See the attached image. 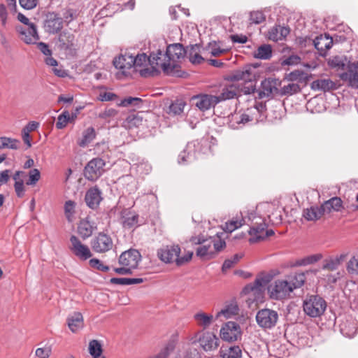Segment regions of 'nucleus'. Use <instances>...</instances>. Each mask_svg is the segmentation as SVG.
Returning <instances> with one entry per match:
<instances>
[{
    "mask_svg": "<svg viewBox=\"0 0 358 358\" xmlns=\"http://www.w3.org/2000/svg\"><path fill=\"white\" fill-rule=\"evenodd\" d=\"M225 79L236 83L223 88L220 95H215L217 104L226 100L234 99L240 92L250 94L256 90V76L251 72L250 69H246L244 71H237L228 76Z\"/></svg>",
    "mask_w": 358,
    "mask_h": 358,
    "instance_id": "f257e3e1",
    "label": "nucleus"
},
{
    "mask_svg": "<svg viewBox=\"0 0 358 358\" xmlns=\"http://www.w3.org/2000/svg\"><path fill=\"white\" fill-rule=\"evenodd\" d=\"M247 220L250 222L248 234L251 236L249 239L250 243H255L265 240L266 238L274 235L273 229H266L267 224L264 218L257 215L255 211L248 213Z\"/></svg>",
    "mask_w": 358,
    "mask_h": 358,
    "instance_id": "f03ea898",
    "label": "nucleus"
},
{
    "mask_svg": "<svg viewBox=\"0 0 358 358\" xmlns=\"http://www.w3.org/2000/svg\"><path fill=\"white\" fill-rule=\"evenodd\" d=\"M180 248L178 245H166L157 251L158 257L165 263L176 262L178 266H182L189 262L193 252L189 251L184 256L180 257Z\"/></svg>",
    "mask_w": 358,
    "mask_h": 358,
    "instance_id": "7ed1b4c3",
    "label": "nucleus"
},
{
    "mask_svg": "<svg viewBox=\"0 0 358 358\" xmlns=\"http://www.w3.org/2000/svg\"><path fill=\"white\" fill-rule=\"evenodd\" d=\"M304 313L310 317H320L327 308V302L318 295H311L303 301Z\"/></svg>",
    "mask_w": 358,
    "mask_h": 358,
    "instance_id": "20e7f679",
    "label": "nucleus"
},
{
    "mask_svg": "<svg viewBox=\"0 0 358 358\" xmlns=\"http://www.w3.org/2000/svg\"><path fill=\"white\" fill-rule=\"evenodd\" d=\"M162 73L164 76L181 78H187L189 76V73L182 69H141L138 71V76L145 78L158 77Z\"/></svg>",
    "mask_w": 358,
    "mask_h": 358,
    "instance_id": "39448f33",
    "label": "nucleus"
},
{
    "mask_svg": "<svg viewBox=\"0 0 358 358\" xmlns=\"http://www.w3.org/2000/svg\"><path fill=\"white\" fill-rule=\"evenodd\" d=\"M298 41L301 45L306 46L307 43L313 45L322 55L326 54V52L332 47L334 43V39L328 34L320 35L314 40L306 37L304 38H299Z\"/></svg>",
    "mask_w": 358,
    "mask_h": 358,
    "instance_id": "423d86ee",
    "label": "nucleus"
},
{
    "mask_svg": "<svg viewBox=\"0 0 358 358\" xmlns=\"http://www.w3.org/2000/svg\"><path fill=\"white\" fill-rule=\"evenodd\" d=\"M220 336L223 341L232 343L241 339L242 331L237 322L229 321L222 326Z\"/></svg>",
    "mask_w": 358,
    "mask_h": 358,
    "instance_id": "0eeeda50",
    "label": "nucleus"
},
{
    "mask_svg": "<svg viewBox=\"0 0 358 358\" xmlns=\"http://www.w3.org/2000/svg\"><path fill=\"white\" fill-rule=\"evenodd\" d=\"M278 318L277 311L269 308L259 310L256 315L257 324L265 329L273 328L276 325Z\"/></svg>",
    "mask_w": 358,
    "mask_h": 358,
    "instance_id": "6e6552de",
    "label": "nucleus"
},
{
    "mask_svg": "<svg viewBox=\"0 0 358 358\" xmlns=\"http://www.w3.org/2000/svg\"><path fill=\"white\" fill-rule=\"evenodd\" d=\"M268 289L271 298L275 300L284 299L289 296L290 294L293 292L286 279L275 280L273 284L268 287Z\"/></svg>",
    "mask_w": 358,
    "mask_h": 358,
    "instance_id": "1a4fd4ad",
    "label": "nucleus"
},
{
    "mask_svg": "<svg viewBox=\"0 0 358 358\" xmlns=\"http://www.w3.org/2000/svg\"><path fill=\"white\" fill-rule=\"evenodd\" d=\"M105 162L101 158H94L85 167L84 176L90 181H95L103 174Z\"/></svg>",
    "mask_w": 358,
    "mask_h": 358,
    "instance_id": "9d476101",
    "label": "nucleus"
},
{
    "mask_svg": "<svg viewBox=\"0 0 358 358\" xmlns=\"http://www.w3.org/2000/svg\"><path fill=\"white\" fill-rule=\"evenodd\" d=\"M91 247L96 252L104 253L113 248V241L108 234L100 232L92 239Z\"/></svg>",
    "mask_w": 358,
    "mask_h": 358,
    "instance_id": "9b49d317",
    "label": "nucleus"
},
{
    "mask_svg": "<svg viewBox=\"0 0 358 358\" xmlns=\"http://www.w3.org/2000/svg\"><path fill=\"white\" fill-rule=\"evenodd\" d=\"M58 48L66 55L73 56L76 51L75 36L66 31L61 32L58 38Z\"/></svg>",
    "mask_w": 358,
    "mask_h": 358,
    "instance_id": "f8f14e48",
    "label": "nucleus"
},
{
    "mask_svg": "<svg viewBox=\"0 0 358 358\" xmlns=\"http://www.w3.org/2000/svg\"><path fill=\"white\" fill-rule=\"evenodd\" d=\"M215 95L199 94L191 97L190 101L200 111L206 112L217 105Z\"/></svg>",
    "mask_w": 358,
    "mask_h": 358,
    "instance_id": "ddd939ff",
    "label": "nucleus"
},
{
    "mask_svg": "<svg viewBox=\"0 0 358 358\" xmlns=\"http://www.w3.org/2000/svg\"><path fill=\"white\" fill-rule=\"evenodd\" d=\"M312 78L310 72L296 69L288 73H285L283 80L296 83L302 89L308 85Z\"/></svg>",
    "mask_w": 358,
    "mask_h": 358,
    "instance_id": "4468645a",
    "label": "nucleus"
},
{
    "mask_svg": "<svg viewBox=\"0 0 358 358\" xmlns=\"http://www.w3.org/2000/svg\"><path fill=\"white\" fill-rule=\"evenodd\" d=\"M166 56L171 63V67H180L178 64L184 59L187 52L180 43L170 44L166 47Z\"/></svg>",
    "mask_w": 358,
    "mask_h": 358,
    "instance_id": "2eb2a0df",
    "label": "nucleus"
},
{
    "mask_svg": "<svg viewBox=\"0 0 358 358\" xmlns=\"http://www.w3.org/2000/svg\"><path fill=\"white\" fill-rule=\"evenodd\" d=\"M141 261V255L139 251L136 249H129L123 252L118 259V262L120 265L129 266L133 269L138 267Z\"/></svg>",
    "mask_w": 358,
    "mask_h": 358,
    "instance_id": "dca6fc26",
    "label": "nucleus"
},
{
    "mask_svg": "<svg viewBox=\"0 0 358 358\" xmlns=\"http://www.w3.org/2000/svg\"><path fill=\"white\" fill-rule=\"evenodd\" d=\"M70 241L71 243V246L70 247L71 251L80 260H87L92 256L88 246L83 244L75 235H72L70 237Z\"/></svg>",
    "mask_w": 358,
    "mask_h": 358,
    "instance_id": "f3484780",
    "label": "nucleus"
},
{
    "mask_svg": "<svg viewBox=\"0 0 358 358\" xmlns=\"http://www.w3.org/2000/svg\"><path fill=\"white\" fill-rule=\"evenodd\" d=\"M282 81L275 78H268L261 83L262 90L259 92V96L270 97L273 95L278 96V87L280 86Z\"/></svg>",
    "mask_w": 358,
    "mask_h": 358,
    "instance_id": "a211bd4d",
    "label": "nucleus"
},
{
    "mask_svg": "<svg viewBox=\"0 0 358 358\" xmlns=\"http://www.w3.org/2000/svg\"><path fill=\"white\" fill-rule=\"evenodd\" d=\"M341 333L345 337L352 338L358 330V322L351 316H344L339 320Z\"/></svg>",
    "mask_w": 358,
    "mask_h": 358,
    "instance_id": "6ab92c4d",
    "label": "nucleus"
},
{
    "mask_svg": "<svg viewBox=\"0 0 358 358\" xmlns=\"http://www.w3.org/2000/svg\"><path fill=\"white\" fill-rule=\"evenodd\" d=\"M63 27V19L57 13H48L44 22L46 32L50 34L58 33Z\"/></svg>",
    "mask_w": 358,
    "mask_h": 358,
    "instance_id": "aec40b11",
    "label": "nucleus"
},
{
    "mask_svg": "<svg viewBox=\"0 0 358 358\" xmlns=\"http://www.w3.org/2000/svg\"><path fill=\"white\" fill-rule=\"evenodd\" d=\"M103 200L102 192L96 185L90 187L85 193V201L87 206L92 209H96Z\"/></svg>",
    "mask_w": 358,
    "mask_h": 358,
    "instance_id": "412c9836",
    "label": "nucleus"
},
{
    "mask_svg": "<svg viewBox=\"0 0 358 358\" xmlns=\"http://www.w3.org/2000/svg\"><path fill=\"white\" fill-rule=\"evenodd\" d=\"M17 31L20 34L21 39L27 44L36 43L39 39L36 27L34 23L30 24L26 28L18 27H17Z\"/></svg>",
    "mask_w": 358,
    "mask_h": 358,
    "instance_id": "4be33fe9",
    "label": "nucleus"
},
{
    "mask_svg": "<svg viewBox=\"0 0 358 358\" xmlns=\"http://www.w3.org/2000/svg\"><path fill=\"white\" fill-rule=\"evenodd\" d=\"M120 220L124 229L136 227L138 225V215L128 208H124L120 212Z\"/></svg>",
    "mask_w": 358,
    "mask_h": 358,
    "instance_id": "5701e85b",
    "label": "nucleus"
},
{
    "mask_svg": "<svg viewBox=\"0 0 358 358\" xmlns=\"http://www.w3.org/2000/svg\"><path fill=\"white\" fill-rule=\"evenodd\" d=\"M338 73L340 79L348 86L358 89V69H341Z\"/></svg>",
    "mask_w": 358,
    "mask_h": 358,
    "instance_id": "b1692460",
    "label": "nucleus"
},
{
    "mask_svg": "<svg viewBox=\"0 0 358 358\" xmlns=\"http://www.w3.org/2000/svg\"><path fill=\"white\" fill-rule=\"evenodd\" d=\"M197 158L196 150V143H188L185 148L178 155V163L180 164H186L191 163Z\"/></svg>",
    "mask_w": 358,
    "mask_h": 358,
    "instance_id": "393cba45",
    "label": "nucleus"
},
{
    "mask_svg": "<svg viewBox=\"0 0 358 358\" xmlns=\"http://www.w3.org/2000/svg\"><path fill=\"white\" fill-rule=\"evenodd\" d=\"M150 67H171V63L166 56V52L158 50L150 54Z\"/></svg>",
    "mask_w": 358,
    "mask_h": 358,
    "instance_id": "a878e982",
    "label": "nucleus"
},
{
    "mask_svg": "<svg viewBox=\"0 0 358 358\" xmlns=\"http://www.w3.org/2000/svg\"><path fill=\"white\" fill-rule=\"evenodd\" d=\"M341 86L338 81H332L329 78L317 79L311 83V88L313 90H321L329 92L337 90Z\"/></svg>",
    "mask_w": 358,
    "mask_h": 358,
    "instance_id": "bb28decb",
    "label": "nucleus"
},
{
    "mask_svg": "<svg viewBox=\"0 0 358 358\" xmlns=\"http://www.w3.org/2000/svg\"><path fill=\"white\" fill-rule=\"evenodd\" d=\"M199 343L205 351H213L219 345V338L211 332H206L199 338Z\"/></svg>",
    "mask_w": 358,
    "mask_h": 358,
    "instance_id": "cd10ccee",
    "label": "nucleus"
},
{
    "mask_svg": "<svg viewBox=\"0 0 358 358\" xmlns=\"http://www.w3.org/2000/svg\"><path fill=\"white\" fill-rule=\"evenodd\" d=\"M328 64L330 67H358V62H352L346 55L343 54L331 57Z\"/></svg>",
    "mask_w": 358,
    "mask_h": 358,
    "instance_id": "c85d7f7f",
    "label": "nucleus"
},
{
    "mask_svg": "<svg viewBox=\"0 0 358 358\" xmlns=\"http://www.w3.org/2000/svg\"><path fill=\"white\" fill-rule=\"evenodd\" d=\"M289 28L286 27L275 26L269 29L268 31V38L275 42L282 41L285 39L287 35L289 34Z\"/></svg>",
    "mask_w": 358,
    "mask_h": 358,
    "instance_id": "c756f323",
    "label": "nucleus"
},
{
    "mask_svg": "<svg viewBox=\"0 0 358 358\" xmlns=\"http://www.w3.org/2000/svg\"><path fill=\"white\" fill-rule=\"evenodd\" d=\"M274 206L270 203H259L257 206V209L259 211H266V213L267 214L268 217L270 219V221L274 224H278L282 222V215L280 214V212L279 213H277V212L274 213L273 212L271 215L269 213L271 210L274 209Z\"/></svg>",
    "mask_w": 358,
    "mask_h": 358,
    "instance_id": "7c9ffc66",
    "label": "nucleus"
},
{
    "mask_svg": "<svg viewBox=\"0 0 358 358\" xmlns=\"http://www.w3.org/2000/svg\"><path fill=\"white\" fill-rule=\"evenodd\" d=\"M324 214L322 206H312L303 211V217L308 221H316Z\"/></svg>",
    "mask_w": 358,
    "mask_h": 358,
    "instance_id": "2f4dec72",
    "label": "nucleus"
},
{
    "mask_svg": "<svg viewBox=\"0 0 358 358\" xmlns=\"http://www.w3.org/2000/svg\"><path fill=\"white\" fill-rule=\"evenodd\" d=\"M67 323L70 330L76 333L83 327V317L79 312H75L67 318Z\"/></svg>",
    "mask_w": 358,
    "mask_h": 358,
    "instance_id": "473e14b6",
    "label": "nucleus"
},
{
    "mask_svg": "<svg viewBox=\"0 0 358 358\" xmlns=\"http://www.w3.org/2000/svg\"><path fill=\"white\" fill-rule=\"evenodd\" d=\"M219 353L221 358L242 357V350L238 345H233L230 347L222 346Z\"/></svg>",
    "mask_w": 358,
    "mask_h": 358,
    "instance_id": "72a5a7b5",
    "label": "nucleus"
},
{
    "mask_svg": "<svg viewBox=\"0 0 358 358\" xmlns=\"http://www.w3.org/2000/svg\"><path fill=\"white\" fill-rule=\"evenodd\" d=\"M187 103L182 99H177L172 101L166 110V113L171 116H179L183 113Z\"/></svg>",
    "mask_w": 358,
    "mask_h": 358,
    "instance_id": "f704fd0d",
    "label": "nucleus"
},
{
    "mask_svg": "<svg viewBox=\"0 0 358 358\" xmlns=\"http://www.w3.org/2000/svg\"><path fill=\"white\" fill-rule=\"evenodd\" d=\"M94 229L93 224L89 221L87 217L80 220L78 227V232L84 240L92 236Z\"/></svg>",
    "mask_w": 358,
    "mask_h": 358,
    "instance_id": "c9c22d12",
    "label": "nucleus"
},
{
    "mask_svg": "<svg viewBox=\"0 0 358 358\" xmlns=\"http://www.w3.org/2000/svg\"><path fill=\"white\" fill-rule=\"evenodd\" d=\"M286 280L292 287V290L301 287L305 282L306 275L303 272L292 273L287 276Z\"/></svg>",
    "mask_w": 358,
    "mask_h": 358,
    "instance_id": "e433bc0d",
    "label": "nucleus"
},
{
    "mask_svg": "<svg viewBox=\"0 0 358 358\" xmlns=\"http://www.w3.org/2000/svg\"><path fill=\"white\" fill-rule=\"evenodd\" d=\"M200 47L197 44L191 45L188 50V58L193 65L202 64L206 59L199 53Z\"/></svg>",
    "mask_w": 358,
    "mask_h": 358,
    "instance_id": "4c0bfd02",
    "label": "nucleus"
},
{
    "mask_svg": "<svg viewBox=\"0 0 358 358\" xmlns=\"http://www.w3.org/2000/svg\"><path fill=\"white\" fill-rule=\"evenodd\" d=\"M267 280L264 278H257L253 282L248 284L243 289V292L245 294H250V292H259L262 288L266 285Z\"/></svg>",
    "mask_w": 358,
    "mask_h": 358,
    "instance_id": "58836bf2",
    "label": "nucleus"
},
{
    "mask_svg": "<svg viewBox=\"0 0 358 358\" xmlns=\"http://www.w3.org/2000/svg\"><path fill=\"white\" fill-rule=\"evenodd\" d=\"M346 255L341 254L336 257H330L324 261L322 268L327 271H335L338 268L341 263L345 259Z\"/></svg>",
    "mask_w": 358,
    "mask_h": 358,
    "instance_id": "ea45409f",
    "label": "nucleus"
},
{
    "mask_svg": "<svg viewBox=\"0 0 358 358\" xmlns=\"http://www.w3.org/2000/svg\"><path fill=\"white\" fill-rule=\"evenodd\" d=\"M342 203L341 198L335 196L324 201L322 206L324 213H329L331 210L339 211L342 208Z\"/></svg>",
    "mask_w": 358,
    "mask_h": 358,
    "instance_id": "a19ab883",
    "label": "nucleus"
},
{
    "mask_svg": "<svg viewBox=\"0 0 358 358\" xmlns=\"http://www.w3.org/2000/svg\"><path fill=\"white\" fill-rule=\"evenodd\" d=\"M116 79L120 80H129L138 77L137 69H117L115 73Z\"/></svg>",
    "mask_w": 358,
    "mask_h": 358,
    "instance_id": "79ce46f5",
    "label": "nucleus"
},
{
    "mask_svg": "<svg viewBox=\"0 0 358 358\" xmlns=\"http://www.w3.org/2000/svg\"><path fill=\"white\" fill-rule=\"evenodd\" d=\"M129 62H132L133 67H147L148 64L150 65V55L148 56L145 53H138L136 56L132 55V58H128Z\"/></svg>",
    "mask_w": 358,
    "mask_h": 358,
    "instance_id": "37998d69",
    "label": "nucleus"
},
{
    "mask_svg": "<svg viewBox=\"0 0 358 358\" xmlns=\"http://www.w3.org/2000/svg\"><path fill=\"white\" fill-rule=\"evenodd\" d=\"M301 90L296 83L289 82V84L279 89L278 96H289L301 92Z\"/></svg>",
    "mask_w": 358,
    "mask_h": 358,
    "instance_id": "c03bdc74",
    "label": "nucleus"
},
{
    "mask_svg": "<svg viewBox=\"0 0 358 358\" xmlns=\"http://www.w3.org/2000/svg\"><path fill=\"white\" fill-rule=\"evenodd\" d=\"M210 243H204L198 247L196 250V255L200 258L210 259L215 257V252L213 250H210Z\"/></svg>",
    "mask_w": 358,
    "mask_h": 358,
    "instance_id": "a18cd8bd",
    "label": "nucleus"
},
{
    "mask_svg": "<svg viewBox=\"0 0 358 358\" xmlns=\"http://www.w3.org/2000/svg\"><path fill=\"white\" fill-rule=\"evenodd\" d=\"M132 58V55L125 52L120 54L113 59L114 67H133L132 62H129L128 58Z\"/></svg>",
    "mask_w": 358,
    "mask_h": 358,
    "instance_id": "49530a36",
    "label": "nucleus"
},
{
    "mask_svg": "<svg viewBox=\"0 0 358 358\" xmlns=\"http://www.w3.org/2000/svg\"><path fill=\"white\" fill-rule=\"evenodd\" d=\"M238 307L236 303L227 305L223 309L219 311L215 318L217 319L223 316L225 319L231 318L232 316L238 314Z\"/></svg>",
    "mask_w": 358,
    "mask_h": 358,
    "instance_id": "de8ad7c7",
    "label": "nucleus"
},
{
    "mask_svg": "<svg viewBox=\"0 0 358 358\" xmlns=\"http://www.w3.org/2000/svg\"><path fill=\"white\" fill-rule=\"evenodd\" d=\"M254 56L261 59H268L272 56V48L268 44H263L254 52Z\"/></svg>",
    "mask_w": 358,
    "mask_h": 358,
    "instance_id": "09e8293b",
    "label": "nucleus"
},
{
    "mask_svg": "<svg viewBox=\"0 0 358 358\" xmlns=\"http://www.w3.org/2000/svg\"><path fill=\"white\" fill-rule=\"evenodd\" d=\"M144 282L141 278H112L110 282L113 285H130L134 284H140Z\"/></svg>",
    "mask_w": 358,
    "mask_h": 358,
    "instance_id": "8fccbe9b",
    "label": "nucleus"
},
{
    "mask_svg": "<svg viewBox=\"0 0 358 358\" xmlns=\"http://www.w3.org/2000/svg\"><path fill=\"white\" fill-rule=\"evenodd\" d=\"M96 136L95 130L93 127H90L84 130L83 132L81 139L78 142L80 147H85L90 143Z\"/></svg>",
    "mask_w": 358,
    "mask_h": 358,
    "instance_id": "3c124183",
    "label": "nucleus"
},
{
    "mask_svg": "<svg viewBox=\"0 0 358 358\" xmlns=\"http://www.w3.org/2000/svg\"><path fill=\"white\" fill-rule=\"evenodd\" d=\"M194 318L199 326L202 327L203 329H206L211 324L213 316L203 312H200L195 314Z\"/></svg>",
    "mask_w": 358,
    "mask_h": 358,
    "instance_id": "603ef678",
    "label": "nucleus"
},
{
    "mask_svg": "<svg viewBox=\"0 0 358 358\" xmlns=\"http://www.w3.org/2000/svg\"><path fill=\"white\" fill-rule=\"evenodd\" d=\"M20 141L15 138L8 137H0V149L9 148L17 150L19 148Z\"/></svg>",
    "mask_w": 358,
    "mask_h": 358,
    "instance_id": "864d4df0",
    "label": "nucleus"
},
{
    "mask_svg": "<svg viewBox=\"0 0 358 358\" xmlns=\"http://www.w3.org/2000/svg\"><path fill=\"white\" fill-rule=\"evenodd\" d=\"M143 118L140 114L129 115L126 119L127 126L131 129L132 127H138L143 124Z\"/></svg>",
    "mask_w": 358,
    "mask_h": 358,
    "instance_id": "5fc2aeb1",
    "label": "nucleus"
},
{
    "mask_svg": "<svg viewBox=\"0 0 358 358\" xmlns=\"http://www.w3.org/2000/svg\"><path fill=\"white\" fill-rule=\"evenodd\" d=\"M143 104V100L138 97H127L121 101L118 104L119 106L127 107L129 106H133L138 108H141Z\"/></svg>",
    "mask_w": 358,
    "mask_h": 358,
    "instance_id": "6e6d98bb",
    "label": "nucleus"
},
{
    "mask_svg": "<svg viewBox=\"0 0 358 358\" xmlns=\"http://www.w3.org/2000/svg\"><path fill=\"white\" fill-rule=\"evenodd\" d=\"M89 352L94 358H98L102 352L101 343L96 340H92L89 343Z\"/></svg>",
    "mask_w": 358,
    "mask_h": 358,
    "instance_id": "4d7b16f0",
    "label": "nucleus"
},
{
    "mask_svg": "<svg viewBox=\"0 0 358 358\" xmlns=\"http://www.w3.org/2000/svg\"><path fill=\"white\" fill-rule=\"evenodd\" d=\"M322 257L321 254H315L308 257H306L301 259L298 260L295 265L296 266H306L308 264H314L319 260H320Z\"/></svg>",
    "mask_w": 358,
    "mask_h": 358,
    "instance_id": "13d9d810",
    "label": "nucleus"
},
{
    "mask_svg": "<svg viewBox=\"0 0 358 358\" xmlns=\"http://www.w3.org/2000/svg\"><path fill=\"white\" fill-rule=\"evenodd\" d=\"M247 216L245 217H241V219H236V220H232L229 221V222L226 223L225 225V230L229 232H232L236 229L241 227L242 225H243L246 222Z\"/></svg>",
    "mask_w": 358,
    "mask_h": 358,
    "instance_id": "bf43d9fd",
    "label": "nucleus"
},
{
    "mask_svg": "<svg viewBox=\"0 0 358 358\" xmlns=\"http://www.w3.org/2000/svg\"><path fill=\"white\" fill-rule=\"evenodd\" d=\"M301 59L296 55H292L280 59L282 66H295L301 63Z\"/></svg>",
    "mask_w": 358,
    "mask_h": 358,
    "instance_id": "052dcab7",
    "label": "nucleus"
},
{
    "mask_svg": "<svg viewBox=\"0 0 358 358\" xmlns=\"http://www.w3.org/2000/svg\"><path fill=\"white\" fill-rule=\"evenodd\" d=\"M70 115L68 111H64L62 114H60L57 117V121L56 122V127L59 129H62L64 128L68 122L70 121Z\"/></svg>",
    "mask_w": 358,
    "mask_h": 358,
    "instance_id": "680f3d73",
    "label": "nucleus"
},
{
    "mask_svg": "<svg viewBox=\"0 0 358 358\" xmlns=\"http://www.w3.org/2000/svg\"><path fill=\"white\" fill-rule=\"evenodd\" d=\"M41 173L38 169H33L29 172V179L26 182L27 185H35L36 182L40 180Z\"/></svg>",
    "mask_w": 358,
    "mask_h": 358,
    "instance_id": "e2e57ef3",
    "label": "nucleus"
},
{
    "mask_svg": "<svg viewBox=\"0 0 358 358\" xmlns=\"http://www.w3.org/2000/svg\"><path fill=\"white\" fill-rule=\"evenodd\" d=\"M207 48L210 55L213 57H218L226 52L224 49H222L218 46L215 41L209 43Z\"/></svg>",
    "mask_w": 358,
    "mask_h": 358,
    "instance_id": "0e129e2a",
    "label": "nucleus"
},
{
    "mask_svg": "<svg viewBox=\"0 0 358 358\" xmlns=\"http://www.w3.org/2000/svg\"><path fill=\"white\" fill-rule=\"evenodd\" d=\"M266 17L262 11H252L250 13V21L251 23L260 24L265 21Z\"/></svg>",
    "mask_w": 358,
    "mask_h": 358,
    "instance_id": "69168bd1",
    "label": "nucleus"
},
{
    "mask_svg": "<svg viewBox=\"0 0 358 358\" xmlns=\"http://www.w3.org/2000/svg\"><path fill=\"white\" fill-rule=\"evenodd\" d=\"M347 271L350 274H358V256L350 259L348 262Z\"/></svg>",
    "mask_w": 358,
    "mask_h": 358,
    "instance_id": "338daca9",
    "label": "nucleus"
},
{
    "mask_svg": "<svg viewBox=\"0 0 358 358\" xmlns=\"http://www.w3.org/2000/svg\"><path fill=\"white\" fill-rule=\"evenodd\" d=\"M63 21L66 22L67 24L72 22L77 17L76 10L72 8H66L64 10L63 13Z\"/></svg>",
    "mask_w": 358,
    "mask_h": 358,
    "instance_id": "774afa93",
    "label": "nucleus"
}]
</instances>
